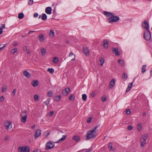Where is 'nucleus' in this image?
<instances>
[{"mask_svg": "<svg viewBox=\"0 0 152 152\" xmlns=\"http://www.w3.org/2000/svg\"><path fill=\"white\" fill-rule=\"evenodd\" d=\"M69 56H72V58L71 59V61H74L75 59V56L72 53H71L69 54Z\"/></svg>", "mask_w": 152, "mask_h": 152, "instance_id": "34", "label": "nucleus"}, {"mask_svg": "<svg viewBox=\"0 0 152 152\" xmlns=\"http://www.w3.org/2000/svg\"><path fill=\"white\" fill-rule=\"evenodd\" d=\"M122 78L123 79L125 78L126 80V79L128 78L127 75L125 73H124L122 76Z\"/></svg>", "mask_w": 152, "mask_h": 152, "instance_id": "39", "label": "nucleus"}, {"mask_svg": "<svg viewBox=\"0 0 152 152\" xmlns=\"http://www.w3.org/2000/svg\"><path fill=\"white\" fill-rule=\"evenodd\" d=\"M23 50L24 51H26L27 50V47L26 46H25L23 47Z\"/></svg>", "mask_w": 152, "mask_h": 152, "instance_id": "57", "label": "nucleus"}, {"mask_svg": "<svg viewBox=\"0 0 152 152\" xmlns=\"http://www.w3.org/2000/svg\"><path fill=\"white\" fill-rule=\"evenodd\" d=\"M53 93L52 91H49L48 93V96L49 97L52 96L53 95Z\"/></svg>", "mask_w": 152, "mask_h": 152, "instance_id": "41", "label": "nucleus"}, {"mask_svg": "<svg viewBox=\"0 0 152 152\" xmlns=\"http://www.w3.org/2000/svg\"><path fill=\"white\" fill-rule=\"evenodd\" d=\"M50 102V99H48L46 101L44 102V103L46 105L48 104Z\"/></svg>", "mask_w": 152, "mask_h": 152, "instance_id": "50", "label": "nucleus"}, {"mask_svg": "<svg viewBox=\"0 0 152 152\" xmlns=\"http://www.w3.org/2000/svg\"><path fill=\"white\" fill-rule=\"evenodd\" d=\"M98 126H96L94 127L91 131H88L87 132L86 134V140H89L91 138H94L96 137V132L95 131L97 129Z\"/></svg>", "mask_w": 152, "mask_h": 152, "instance_id": "1", "label": "nucleus"}, {"mask_svg": "<svg viewBox=\"0 0 152 152\" xmlns=\"http://www.w3.org/2000/svg\"><path fill=\"white\" fill-rule=\"evenodd\" d=\"M142 114L143 116H145L146 115V113L145 112H144Z\"/></svg>", "mask_w": 152, "mask_h": 152, "instance_id": "63", "label": "nucleus"}, {"mask_svg": "<svg viewBox=\"0 0 152 152\" xmlns=\"http://www.w3.org/2000/svg\"><path fill=\"white\" fill-rule=\"evenodd\" d=\"M150 74L151 75H152V69L150 71Z\"/></svg>", "mask_w": 152, "mask_h": 152, "instance_id": "64", "label": "nucleus"}, {"mask_svg": "<svg viewBox=\"0 0 152 152\" xmlns=\"http://www.w3.org/2000/svg\"><path fill=\"white\" fill-rule=\"evenodd\" d=\"M108 41L107 40H105L104 41V43L103 46L104 48L107 49L108 48Z\"/></svg>", "mask_w": 152, "mask_h": 152, "instance_id": "19", "label": "nucleus"}, {"mask_svg": "<svg viewBox=\"0 0 152 152\" xmlns=\"http://www.w3.org/2000/svg\"><path fill=\"white\" fill-rule=\"evenodd\" d=\"M34 99L36 101H38L39 100V96L37 94H35L34 96Z\"/></svg>", "mask_w": 152, "mask_h": 152, "instance_id": "42", "label": "nucleus"}, {"mask_svg": "<svg viewBox=\"0 0 152 152\" xmlns=\"http://www.w3.org/2000/svg\"><path fill=\"white\" fill-rule=\"evenodd\" d=\"M58 61V59L57 57H55L53 59V62L55 63H56Z\"/></svg>", "mask_w": 152, "mask_h": 152, "instance_id": "43", "label": "nucleus"}, {"mask_svg": "<svg viewBox=\"0 0 152 152\" xmlns=\"http://www.w3.org/2000/svg\"><path fill=\"white\" fill-rule=\"evenodd\" d=\"M23 75L26 77L30 78L31 76L30 74L27 71H25L23 72Z\"/></svg>", "mask_w": 152, "mask_h": 152, "instance_id": "17", "label": "nucleus"}, {"mask_svg": "<svg viewBox=\"0 0 152 152\" xmlns=\"http://www.w3.org/2000/svg\"><path fill=\"white\" fill-rule=\"evenodd\" d=\"M41 55L43 56H45L46 53V50L43 47H42L41 49Z\"/></svg>", "mask_w": 152, "mask_h": 152, "instance_id": "23", "label": "nucleus"}, {"mask_svg": "<svg viewBox=\"0 0 152 152\" xmlns=\"http://www.w3.org/2000/svg\"><path fill=\"white\" fill-rule=\"evenodd\" d=\"M83 51L86 56H88L89 55V50L87 47L84 46L83 48Z\"/></svg>", "mask_w": 152, "mask_h": 152, "instance_id": "10", "label": "nucleus"}, {"mask_svg": "<svg viewBox=\"0 0 152 152\" xmlns=\"http://www.w3.org/2000/svg\"><path fill=\"white\" fill-rule=\"evenodd\" d=\"M38 16V14L37 13H35L34 15V17L35 18L37 17Z\"/></svg>", "mask_w": 152, "mask_h": 152, "instance_id": "54", "label": "nucleus"}, {"mask_svg": "<svg viewBox=\"0 0 152 152\" xmlns=\"http://www.w3.org/2000/svg\"><path fill=\"white\" fill-rule=\"evenodd\" d=\"M102 100L103 102L106 101L107 100L106 96H103L102 97Z\"/></svg>", "mask_w": 152, "mask_h": 152, "instance_id": "49", "label": "nucleus"}, {"mask_svg": "<svg viewBox=\"0 0 152 152\" xmlns=\"http://www.w3.org/2000/svg\"><path fill=\"white\" fill-rule=\"evenodd\" d=\"M118 63L122 66H123L124 65L123 61L121 59H119L118 60Z\"/></svg>", "mask_w": 152, "mask_h": 152, "instance_id": "38", "label": "nucleus"}, {"mask_svg": "<svg viewBox=\"0 0 152 152\" xmlns=\"http://www.w3.org/2000/svg\"><path fill=\"white\" fill-rule=\"evenodd\" d=\"M126 113L127 114L129 115L131 113V110L130 109H127L126 110Z\"/></svg>", "mask_w": 152, "mask_h": 152, "instance_id": "47", "label": "nucleus"}, {"mask_svg": "<svg viewBox=\"0 0 152 152\" xmlns=\"http://www.w3.org/2000/svg\"><path fill=\"white\" fill-rule=\"evenodd\" d=\"M143 37L146 40H149L151 38V34L149 30H146L144 32Z\"/></svg>", "mask_w": 152, "mask_h": 152, "instance_id": "4", "label": "nucleus"}, {"mask_svg": "<svg viewBox=\"0 0 152 152\" xmlns=\"http://www.w3.org/2000/svg\"><path fill=\"white\" fill-rule=\"evenodd\" d=\"M45 12L48 14H50L52 13V8L50 7H47L45 9Z\"/></svg>", "mask_w": 152, "mask_h": 152, "instance_id": "13", "label": "nucleus"}, {"mask_svg": "<svg viewBox=\"0 0 152 152\" xmlns=\"http://www.w3.org/2000/svg\"><path fill=\"white\" fill-rule=\"evenodd\" d=\"M75 96L74 95H71L69 97V99L71 100H74L75 99Z\"/></svg>", "mask_w": 152, "mask_h": 152, "instance_id": "45", "label": "nucleus"}, {"mask_svg": "<svg viewBox=\"0 0 152 152\" xmlns=\"http://www.w3.org/2000/svg\"><path fill=\"white\" fill-rule=\"evenodd\" d=\"M92 117H89L87 118V122L88 123H90V122H91V120H92Z\"/></svg>", "mask_w": 152, "mask_h": 152, "instance_id": "48", "label": "nucleus"}, {"mask_svg": "<svg viewBox=\"0 0 152 152\" xmlns=\"http://www.w3.org/2000/svg\"><path fill=\"white\" fill-rule=\"evenodd\" d=\"M39 83L38 81L37 80H33L32 81L31 85L34 87H36L38 86Z\"/></svg>", "mask_w": 152, "mask_h": 152, "instance_id": "14", "label": "nucleus"}, {"mask_svg": "<svg viewBox=\"0 0 152 152\" xmlns=\"http://www.w3.org/2000/svg\"><path fill=\"white\" fill-rule=\"evenodd\" d=\"M47 18V15L45 13H43L42 14L41 18L42 20H46Z\"/></svg>", "mask_w": 152, "mask_h": 152, "instance_id": "28", "label": "nucleus"}, {"mask_svg": "<svg viewBox=\"0 0 152 152\" xmlns=\"http://www.w3.org/2000/svg\"><path fill=\"white\" fill-rule=\"evenodd\" d=\"M47 71L49 72L50 73L53 74L54 72V70L53 68H48L47 70Z\"/></svg>", "mask_w": 152, "mask_h": 152, "instance_id": "35", "label": "nucleus"}, {"mask_svg": "<svg viewBox=\"0 0 152 152\" xmlns=\"http://www.w3.org/2000/svg\"><path fill=\"white\" fill-rule=\"evenodd\" d=\"M19 152H24L23 146H20L18 148Z\"/></svg>", "mask_w": 152, "mask_h": 152, "instance_id": "32", "label": "nucleus"}, {"mask_svg": "<svg viewBox=\"0 0 152 152\" xmlns=\"http://www.w3.org/2000/svg\"><path fill=\"white\" fill-rule=\"evenodd\" d=\"M32 152H41V151L39 149L37 150H34Z\"/></svg>", "mask_w": 152, "mask_h": 152, "instance_id": "55", "label": "nucleus"}, {"mask_svg": "<svg viewBox=\"0 0 152 152\" xmlns=\"http://www.w3.org/2000/svg\"><path fill=\"white\" fill-rule=\"evenodd\" d=\"M73 139L76 142H79L80 139V137L78 136H75L73 137Z\"/></svg>", "mask_w": 152, "mask_h": 152, "instance_id": "25", "label": "nucleus"}, {"mask_svg": "<svg viewBox=\"0 0 152 152\" xmlns=\"http://www.w3.org/2000/svg\"><path fill=\"white\" fill-rule=\"evenodd\" d=\"M24 152H29V149L28 147L27 146H23Z\"/></svg>", "mask_w": 152, "mask_h": 152, "instance_id": "29", "label": "nucleus"}, {"mask_svg": "<svg viewBox=\"0 0 152 152\" xmlns=\"http://www.w3.org/2000/svg\"><path fill=\"white\" fill-rule=\"evenodd\" d=\"M108 149L110 151H113L115 150L114 148L113 147V144L112 143L110 142L109 143Z\"/></svg>", "mask_w": 152, "mask_h": 152, "instance_id": "21", "label": "nucleus"}, {"mask_svg": "<svg viewBox=\"0 0 152 152\" xmlns=\"http://www.w3.org/2000/svg\"><path fill=\"white\" fill-rule=\"evenodd\" d=\"M24 16V15L23 13H19L18 18L19 19H22L23 18Z\"/></svg>", "mask_w": 152, "mask_h": 152, "instance_id": "30", "label": "nucleus"}, {"mask_svg": "<svg viewBox=\"0 0 152 152\" xmlns=\"http://www.w3.org/2000/svg\"><path fill=\"white\" fill-rule=\"evenodd\" d=\"M18 51V48H15L11 50V54H14L15 53H16Z\"/></svg>", "mask_w": 152, "mask_h": 152, "instance_id": "27", "label": "nucleus"}, {"mask_svg": "<svg viewBox=\"0 0 152 152\" xmlns=\"http://www.w3.org/2000/svg\"><path fill=\"white\" fill-rule=\"evenodd\" d=\"M66 135H63L62 136V137L61 138L60 140H58L56 143H59V142H61L62 141H64L66 137Z\"/></svg>", "mask_w": 152, "mask_h": 152, "instance_id": "20", "label": "nucleus"}, {"mask_svg": "<svg viewBox=\"0 0 152 152\" xmlns=\"http://www.w3.org/2000/svg\"><path fill=\"white\" fill-rule=\"evenodd\" d=\"M99 61L100 63V65L101 66L103 65V64L104 62V61L103 58H102L99 59Z\"/></svg>", "mask_w": 152, "mask_h": 152, "instance_id": "36", "label": "nucleus"}, {"mask_svg": "<svg viewBox=\"0 0 152 152\" xmlns=\"http://www.w3.org/2000/svg\"><path fill=\"white\" fill-rule=\"evenodd\" d=\"M31 53V50H30L28 49L27 51V53L28 54H30Z\"/></svg>", "mask_w": 152, "mask_h": 152, "instance_id": "56", "label": "nucleus"}, {"mask_svg": "<svg viewBox=\"0 0 152 152\" xmlns=\"http://www.w3.org/2000/svg\"><path fill=\"white\" fill-rule=\"evenodd\" d=\"M148 137L147 134H144L142 136L140 140V145L141 147H143L146 144V140Z\"/></svg>", "mask_w": 152, "mask_h": 152, "instance_id": "2", "label": "nucleus"}, {"mask_svg": "<svg viewBox=\"0 0 152 152\" xmlns=\"http://www.w3.org/2000/svg\"><path fill=\"white\" fill-rule=\"evenodd\" d=\"M146 66V65H144L142 66V73H144L146 71V69L145 68Z\"/></svg>", "mask_w": 152, "mask_h": 152, "instance_id": "33", "label": "nucleus"}, {"mask_svg": "<svg viewBox=\"0 0 152 152\" xmlns=\"http://www.w3.org/2000/svg\"><path fill=\"white\" fill-rule=\"evenodd\" d=\"M6 46V44H4L3 46H2V47L4 49V48Z\"/></svg>", "mask_w": 152, "mask_h": 152, "instance_id": "62", "label": "nucleus"}, {"mask_svg": "<svg viewBox=\"0 0 152 152\" xmlns=\"http://www.w3.org/2000/svg\"><path fill=\"white\" fill-rule=\"evenodd\" d=\"M134 80L132 83H129L128 85V88L126 90V92H129L131 90L133 86V83L134 82Z\"/></svg>", "mask_w": 152, "mask_h": 152, "instance_id": "12", "label": "nucleus"}, {"mask_svg": "<svg viewBox=\"0 0 152 152\" xmlns=\"http://www.w3.org/2000/svg\"><path fill=\"white\" fill-rule=\"evenodd\" d=\"M5 125L6 126V129L7 130H8L9 128H10L12 127L11 123V122H6Z\"/></svg>", "mask_w": 152, "mask_h": 152, "instance_id": "15", "label": "nucleus"}, {"mask_svg": "<svg viewBox=\"0 0 152 152\" xmlns=\"http://www.w3.org/2000/svg\"><path fill=\"white\" fill-rule=\"evenodd\" d=\"M3 32L2 29L1 28H0V35Z\"/></svg>", "mask_w": 152, "mask_h": 152, "instance_id": "58", "label": "nucleus"}, {"mask_svg": "<svg viewBox=\"0 0 152 152\" xmlns=\"http://www.w3.org/2000/svg\"><path fill=\"white\" fill-rule=\"evenodd\" d=\"M41 130L39 129L36 131L35 132V137L36 138L39 137L41 134Z\"/></svg>", "mask_w": 152, "mask_h": 152, "instance_id": "18", "label": "nucleus"}, {"mask_svg": "<svg viewBox=\"0 0 152 152\" xmlns=\"http://www.w3.org/2000/svg\"><path fill=\"white\" fill-rule=\"evenodd\" d=\"M95 95V94L93 92L91 94V96L93 97Z\"/></svg>", "mask_w": 152, "mask_h": 152, "instance_id": "60", "label": "nucleus"}, {"mask_svg": "<svg viewBox=\"0 0 152 152\" xmlns=\"http://www.w3.org/2000/svg\"><path fill=\"white\" fill-rule=\"evenodd\" d=\"M61 96L60 95H57L54 98V100L57 102L59 101L61 99Z\"/></svg>", "mask_w": 152, "mask_h": 152, "instance_id": "26", "label": "nucleus"}, {"mask_svg": "<svg viewBox=\"0 0 152 152\" xmlns=\"http://www.w3.org/2000/svg\"><path fill=\"white\" fill-rule=\"evenodd\" d=\"M115 80L114 79H113L110 82V88H112L114 85Z\"/></svg>", "mask_w": 152, "mask_h": 152, "instance_id": "22", "label": "nucleus"}, {"mask_svg": "<svg viewBox=\"0 0 152 152\" xmlns=\"http://www.w3.org/2000/svg\"><path fill=\"white\" fill-rule=\"evenodd\" d=\"M93 150V149L91 148V149H90L89 150H88V151H86V152H91V151H92Z\"/></svg>", "mask_w": 152, "mask_h": 152, "instance_id": "61", "label": "nucleus"}, {"mask_svg": "<svg viewBox=\"0 0 152 152\" xmlns=\"http://www.w3.org/2000/svg\"><path fill=\"white\" fill-rule=\"evenodd\" d=\"M112 50L113 53L116 56H118L120 55V52L118 51V48L117 47L113 48Z\"/></svg>", "mask_w": 152, "mask_h": 152, "instance_id": "8", "label": "nucleus"}, {"mask_svg": "<svg viewBox=\"0 0 152 152\" xmlns=\"http://www.w3.org/2000/svg\"><path fill=\"white\" fill-rule=\"evenodd\" d=\"M21 116L22 117L21 119V121L24 123H25L26 121L27 116V111L26 110L23 112H22L21 114Z\"/></svg>", "mask_w": 152, "mask_h": 152, "instance_id": "5", "label": "nucleus"}, {"mask_svg": "<svg viewBox=\"0 0 152 152\" xmlns=\"http://www.w3.org/2000/svg\"><path fill=\"white\" fill-rule=\"evenodd\" d=\"M70 91V88L68 87L66 88L64 90H63L62 94L64 96H66L69 93Z\"/></svg>", "mask_w": 152, "mask_h": 152, "instance_id": "9", "label": "nucleus"}, {"mask_svg": "<svg viewBox=\"0 0 152 152\" xmlns=\"http://www.w3.org/2000/svg\"><path fill=\"white\" fill-rule=\"evenodd\" d=\"M142 126L141 124H139L137 126V129L139 131H140L142 129Z\"/></svg>", "mask_w": 152, "mask_h": 152, "instance_id": "40", "label": "nucleus"}, {"mask_svg": "<svg viewBox=\"0 0 152 152\" xmlns=\"http://www.w3.org/2000/svg\"><path fill=\"white\" fill-rule=\"evenodd\" d=\"M127 128L129 130H132L133 129V127L132 126H129Z\"/></svg>", "mask_w": 152, "mask_h": 152, "instance_id": "52", "label": "nucleus"}, {"mask_svg": "<svg viewBox=\"0 0 152 152\" xmlns=\"http://www.w3.org/2000/svg\"><path fill=\"white\" fill-rule=\"evenodd\" d=\"M50 37L53 38L54 36V31L53 30H50V31L49 33Z\"/></svg>", "mask_w": 152, "mask_h": 152, "instance_id": "24", "label": "nucleus"}, {"mask_svg": "<svg viewBox=\"0 0 152 152\" xmlns=\"http://www.w3.org/2000/svg\"><path fill=\"white\" fill-rule=\"evenodd\" d=\"M103 14L106 17H110L113 16V13L110 12L106 11H104Z\"/></svg>", "mask_w": 152, "mask_h": 152, "instance_id": "11", "label": "nucleus"}, {"mask_svg": "<svg viewBox=\"0 0 152 152\" xmlns=\"http://www.w3.org/2000/svg\"><path fill=\"white\" fill-rule=\"evenodd\" d=\"M1 28L2 29L4 28H5V24H2V26H1Z\"/></svg>", "mask_w": 152, "mask_h": 152, "instance_id": "59", "label": "nucleus"}, {"mask_svg": "<svg viewBox=\"0 0 152 152\" xmlns=\"http://www.w3.org/2000/svg\"><path fill=\"white\" fill-rule=\"evenodd\" d=\"M46 148L45 150H49L53 148L54 146V145L51 142L49 141L46 145Z\"/></svg>", "mask_w": 152, "mask_h": 152, "instance_id": "6", "label": "nucleus"}, {"mask_svg": "<svg viewBox=\"0 0 152 152\" xmlns=\"http://www.w3.org/2000/svg\"><path fill=\"white\" fill-rule=\"evenodd\" d=\"M119 18L118 16H115V14L113 13V16L110 17L108 20V22L110 23L116 22L119 20Z\"/></svg>", "mask_w": 152, "mask_h": 152, "instance_id": "3", "label": "nucleus"}, {"mask_svg": "<svg viewBox=\"0 0 152 152\" xmlns=\"http://www.w3.org/2000/svg\"><path fill=\"white\" fill-rule=\"evenodd\" d=\"M87 95L85 94H84L82 95V99L83 101H85L86 100Z\"/></svg>", "mask_w": 152, "mask_h": 152, "instance_id": "37", "label": "nucleus"}, {"mask_svg": "<svg viewBox=\"0 0 152 152\" xmlns=\"http://www.w3.org/2000/svg\"><path fill=\"white\" fill-rule=\"evenodd\" d=\"M54 112L53 111H50L49 113V116H53L54 114Z\"/></svg>", "mask_w": 152, "mask_h": 152, "instance_id": "46", "label": "nucleus"}, {"mask_svg": "<svg viewBox=\"0 0 152 152\" xmlns=\"http://www.w3.org/2000/svg\"><path fill=\"white\" fill-rule=\"evenodd\" d=\"M33 3V0H28V4L29 5H32Z\"/></svg>", "mask_w": 152, "mask_h": 152, "instance_id": "44", "label": "nucleus"}, {"mask_svg": "<svg viewBox=\"0 0 152 152\" xmlns=\"http://www.w3.org/2000/svg\"><path fill=\"white\" fill-rule=\"evenodd\" d=\"M142 26L146 30H148L149 28V25L147 21L145 20L142 23Z\"/></svg>", "mask_w": 152, "mask_h": 152, "instance_id": "7", "label": "nucleus"}, {"mask_svg": "<svg viewBox=\"0 0 152 152\" xmlns=\"http://www.w3.org/2000/svg\"><path fill=\"white\" fill-rule=\"evenodd\" d=\"M4 98L3 96H1L0 98V102H2L4 101Z\"/></svg>", "mask_w": 152, "mask_h": 152, "instance_id": "51", "label": "nucleus"}, {"mask_svg": "<svg viewBox=\"0 0 152 152\" xmlns=\"http://www.w3.org/2000/svg\"><path fill=\"white\" fill-rule=\"evenodd\" d=\"M16 91V90L15 89H14L13 90V91L12 92V94H13V96H15V93Z\"/></svg>", "mask_w": 152, "mask_h": 152, "instance_id": "53", "label": "nucleus"}, {"mask_svg": "<svg viewBox=\"0 0 152 152\" xmlns=\"http://www.w3.org/2000/svg\"><path fill=\"white\" fill-rule=\"evenodd\" d=\"M7 86L5 85H4L3 87L2 88L1 90V92L2 93L6 91L7 89Z\"/></svg>", "mask_w": 152, "mask_h": 152, "instance_id": "31", "label": "nucleus"}, {"mask_svg": "<svg viewBox=\"0 0 152 152\" xmlns=\"http://www.w3.org/2000/svg\"><path fill=\"white\" fill-rule=\"evenodd\" d=\"M39 39L41 42H42L45 40L43 35L42 34H40L39 36Z\"/></svg>", "mask_w": 152, "mask_h": 152, "instance_id": "16", "label": "nucleus"}]
</instances>
